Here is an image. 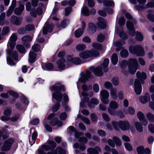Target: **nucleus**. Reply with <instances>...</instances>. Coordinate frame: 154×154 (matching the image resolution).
Wrapping results in <instances>:
<instances>
[{
  "label": "nucleus",
  "instance_id": "nucleus-17",
  "mask_svg": "<svg viewBox=\"0 0 154 154\" xmlns=\"http://www.w3.org/2000/svg\"><path fill=\"white\" fill-rule=\"evenodd\" d=\"M101 149L98 146L95 148H90L87 149V154H99L98 152H100Z\"/></svg>",
  "mask_w": 154,
  "mask_h": 154
},
{
  "label": "nucleus",
  "instance_id": "nucleus-11",
  "mask_svg": "<svg viewBox=\"0 0 154 154\" xmlns=\"http://www.w3.org/2000/svg\"><path fill=\"white\" fill-rule=\"evenodd\" d=\"M54 25L52 24H49L46 22L43 29V32L44 34H46L48 32H51L52 31Z\"/></svg>",
  "mask_w": 154,
  "mask_h": 154
},
{
  "label": "nucleus",
  "instance_id": "nucleus-60",
  "mask_svg": "<svg viewBox=\"0 0 154 154\" xmlns=\"http://www.w3.org/2000/svg\"><path fill=\"white\" fill-rule=\"evenodd\" d=\"M40 48V46L38 44H35L32 47V50L35 52L38 51Z\"/></svg>",
  "mask_w": 154,
  "mask_h": 154
},
{
  "label": "nucleus",
  "instance_id": "nucleus-51",
  "mask_svg": "<svg viewBox=\"0 0 154 154\" xmlns=\"http://www.w3.org/2000/svg\"><path fill=\"white\" fill-rule=\"evenodd\" d=\"M16 48L18 51L20 53H23L25 51V49L23 46L22 45H17L16 46Z\"/></svg>",
  "mask_w": 154,
  "mask_h": 154
},
{
  "label": "nucleus",
  "instance_id": "nucleus-36",
  "mask_svg": "<svg viewBox=\"0 0 154 154\" xmlns=\"http://www.w3.org/2000/svg\"><path fill=\"white\" fill-rule=\"evenodd\" d=\"M75 48L77 51H80L85 49L86 46L84 44H79L76 45Z\"/></svg>",
  "mask_w": 154,
  "mask_h": 154
},
{
  "label": "nucleus",
  "instance_id": "nucleus-59",
  "mask_svg": "<svg viewBox=\"0 0 154 154\" xmlns=\"http://www.w3.org/2000/svg\"><path fill=\"white\" fill-rule=\"evenodd\" d=\"M25 29L27 31H31L34 29L35 27L33 25L29 24L26 26Z\"/></svg>",
  "mask_w": 154,
  "mask_h": 154
},
{
  "label": "nucleus",
  "instance_id": "nucleus-25",
  "mask_svg": "<svg viewBox=\"0 0 154 154\" xmlns=\"http://www.w3.org/2000/svg\"><path fill=\"white\" fill-rule=\"evenodd\" d=\"M124 112L126 114L132 115L135 113L134 108L132 107H129L128 108L124 109Z\"/></svg>",
  "mask_w": 154,
  "mask_h": 154
},
{
  "label": "nucleus",
  "instance_id": "nucleus-33",
  "mask_svg": "<svg viewBox=\"0 0 154 154\" xmlns=\"http://www.w3.org/2000/svg\"><path fill=\"white\" fill-rule=\"evenodd\" d=\"M139 101L142 103H145L150 100V97L146 96H140L139 98Z\"/></svg>",
  "mask_w": 154,
  "mask_h": 154
},
{
  "label": "nucleus",
  "instance_id": "nucleus-42",
  "mask_svg": "<svg viewBox=\"0 0 154 154\" xmlns=\"http://www.w3.org/2000/svg\"><path fill=\"white\" fill-rule=\"evenodd\" d=\"M84 31L79 29L76 30L75 32V36L76 38H79L83 34Z\"/></svg>",
  "mask_w": 154,
  "mask_h": 154
},
{
  "label": "nucleus",
  "instance_id": "nucleus-63",
  "mask_svg": "<svg viewBox=\"0 0 154 154\" xmlns=\"http://www.w3.org/2000/svg\"><path fill=\"white\" fill-rule=\"evenodd\" d=\"M102 117L103 119L106 122H108L110 120L109 116L106 113H104L102 114Z\"/></svg>",
  "mask_w": 154,
  "mask_h": 154
},
{
  "label": "nucleus",
  "instance_id": "nucleus-46",
  "mask_svg": "<svg viewBox=\"0 0 154 154\" xmlns=\"http://www.w3.org/2000/svg\"><path fill=\"white\" fill-rule=\"evenodd\" d=\"M128 63V61L125 60H123L120 63V66L122 69H125L127 66Z\"/></svg>",
  "mask_w": 154,
  "mask_h": 154
},
{
  "label": "nucleus",
  "instance_id": "nucleus-58",
  "mask_svg": "<svg viewBox=\"0 0 154 154\" xmlns=\"http://www.w3.org/2000/svg\"><path fill=\"white\" fill-rule=\"evenodd\" d=\"M124 146L127 150L129 151H131L133 150V147L130 143H124Z\"/></svg>",
  "mask_w": 154,
  "mask_h": 154
},
{
  "label": "nucleus",
  "instance_id": "nucleus-14",
  "mask_svg": "<svg viewBox=\"0 0 154 154\" xmlns=\"http://www.w3.org/2000/svg\"><path fill=\"white\" fill-rule=\"evenodd\" d=\"M118 125L121 129L123 131H126L129 128V123L127 121H119L118 122Z\"/></svg>",
  "mask_w": 154,
  "mask_h": 154
},
{
  "label": "nucleus",
  "instance_id": "nucleus-22",
  "mask_svg": "<svg viewBox=\"0 0 154 154\" xmlns=\"http://www.w3.org/2000/svg\"><path fill=\"white\" fill-rule=\"evenodd\" d=\"M6 52L7 54H9L10 56H12L14 60H18V55L17 52L16 51H13L12 50L7 49Z\"/></svg>",
  "mask_w": 154,
  "mask_h": 154
},
{
  "label": "nucleus",
  "instance_id": "nucleus-50",
  "mask_svg": "<svg viewBox=\"0 0 154 154\" xmlns=\"http://www.w3.org/2000/svg\"><path fill=\"white\" fill-rule=\"evenodd\" d=\"M93 47L99 50H101L102 49V46L100 43H94L92 44Z\"/></svg>",
  "mask_w": 154,
  "mask_h": 154
},
{
  "label": "nucleus",
  "instance_id": "nucleus-30",
  "mask_svg": "<svg viewBox=\"0 0 154 154\" xmlns=\"http://www.w3.org/2000/svg\"><path fill=\"white\" fill-rule=\"evenodd\" d=\"M73 147L75 149H78L79 148V149L82 151H84L86 149V147L85 145L83 144H81L80 145L78 143H75L73 146Z\"/></svg>",
  "mask_w": 154,
  "mask_h": 154
},
{
  "label": "nucleus",
  "instance_id": "nucleus-61",
  "mask_svg": "<svg viewBox=\"0 0 154 154\" xmlns=\"http://www.w3.org/2000/svg\"><path fill=\"white\" fill-rule=\"evenodd\" d=\"M97 133L99 136L101 137L105 136L106 135V132L102 130H97Z\"/></svg>",
  "mask_w": 154,
  "mask_h": 154
},
{
  "label": "nucleus",
  "instance_id": "nucleus-32",
  "mask_svg": "<svg viewBox=\"0 0 154 154\" xmlns=\"http://www.w3.org/2000/svg\"><path fill=\"white\" fill-rule=\"evenodd\" d=\"M109 108L114 109H116L119 106L118 103L115 101H111L109 104Z\"/></svg>",
  "mask_w": 154,
  "mask_h": 154
},
{
  "label": "nucleus",
  "instance_id": "nucleus-24",
  "mask_svg": "<svg viewBox=\"0 0 154 154\" xmlns=\"http://www.w3.org/2000/svg\"><path fill=\"white\" fill-rule=\"evenodd\" d=\"M24 9V6L23 5L20 4L19 7L15 9L14 11L15 14L17 15H20Z\"/></svg>",
  "mask_w": 154,
  "mask_h": 154
},
{
  "label": "nucleus",
  "instance_id": "nucleus-21",
  "mask_svg": "<svg viewBox=\"0 0 154 154\" xmlns=\"http://www.w3.org/2000/svg\"><path fill=\"white\" fill-rule=\"evenodd\" d=\"M42 13V11L40 8H38L36 10H32L30 12V15L34 17H35L37 16V14L38 15H40Z\"/></svg>",
  "mask_w": 154,
  "mask_h": 154
},
{
  "label": "nucleus",
  "instance_id": "nucleus-29",
  "mask_svg": "<svg viewBox=\"0 0 154 154\" xmlns=\"http://www.w3.org/2000/svg\"><path fill=\"white\" fill-rule=\"evenodd\" d=\"M29 61L30 63H33L35 60L36 54L35 53L31 51L29 52Z\"/></svg>",
  "mask_w": 154,
  "mask_h": 154
},
{
  "label": "nucleus",
  "instance_id": "nucleus-47",
  "mask_svg": "<svg viewBox=\"0 0 154 154\" xmlns=\"http://www.w3.org/2000/svg\"><path fill=\"white\" fill-rule=\"evenodd\" d=\"M12 111V109L11 108H8L4 111L3 114L5 116H9L11 115Z\"/></svg>",
  "mask_w": 154,
  "mask_h": 154
},
{
  "label": "nucleus",
  "instance_id": "nucleus-54",
  "mask_svg": "<svg viewBox=\"0 0 154 154\" xmlns=\"http://www.w3.org/2000/svg\"><path fill=\"white\" fill-rule=\"evenodd\" d=\"M5 17V14L2 12L0 15V25H3L4 24V20Z\"/></svg>",
  "mask_w": 154,
  "mask_h": 154
},
{
  "label": "nucleus",
  "instance_id": "nucleus-16",
  "mask_svg": "<svg viewBox=\"0 0 154 154\" xmlns=\"http://www.w3.org/2000/svg\"><path fill=\"white\" fill-rule=\"evenodd\" d=\"M91 73L89 71H87L85 74H83L79 79V81L82 82H85L88 79L91 77Z\"/></svg>",
  "mask_w": 154,
  "mask_h": 154
},
{
  "label": "nucleus",
  "instance_id": "nucleus-62",
  "mask_svg": "<svg viewBox=\"0 0 154 154\" xmlns=\"http://www.w3.org/2000/svg\"><path fill=\"white\" fill-rule=\"evenodd\" d=\"M154 3L152 2H150L147 3V4L145 5L144 9H146L149 8H154Z\"/></svg>",
  "mask_w": 154,
  "mask_h": 154
},
{
  "label": "nucleus",
  "instance_id": "nucleus-64",
  "mask_svg": "<svg viewBox=\"0 0 154 154\" xmlns=\"http://www.w3.org/2000/svg\"><path fill=\"white\" fill-rule=\"evenodd\" d=\"M111 82L114 86H117L119 84V79L117 78H113L112 79Z\"/></svg>",
  "mask_w": 154,
  "mask_h": 154
},
{
  "label": "nucleus",
  "instance_id": "nucleus-18",
  "mask_svg": "<svg viewBox=\"0 0 154 154\" xmlns=\"http://www.w3.org/2000/svg\"><path fill=\"white\" fill-rule=\"evenodd\" d=\"M102 69L101 66H98L96 68L93 67H91V70L94 73L95 75L97 76H100L103 75Z\"/></svg>",
  "mask_w": 154,
  "mask_h": 154
},
{
  "label": "nucleus",
  "instance_id": "nucleus-20",
  "mask_svg": "<svg viewBox=\"0 0 154 154\" xmlns=\"http://www.w3.org/2000/svg\"><path fill=\"white\" fill-rule=\"evenodd\" d=\"M97 25L101 29H104L106 28V21L103 18L99 17L98 18Z\"/></svg>",
  "mask_w": 154,
  "mask_h": 154
},
{
  "label": "nucleus",
  "instance_id": "nucleus-19",
  "mask_svg": "<svg viewBox=\"0 0 154 154\" xmlns=\"http://www.w3.org/2000/svg\"><path fill=\"white\" fill-rule=\"evenodd\" d=\"M32 38L28 35L25 36L21 38L22 41L23 42V44L27 47L29 48L30 47L29 44H27V42H30L32 40Z\"/></svg>",
  "mask_w": 154,
  "mask_h": 154
},
{
  "label": "nucleus",
  "instance_id": "nucleus-13",
  "mask_svg": "<svg viewBox=\"0 0 154 154\" xmlns=\"http://www.w3.org/2000/svg\"><path fill=\"white\" fill-rule=\"evenodd\" d=\"M137 150L138 154H149L150 153V150L149 148L145 149L142 146H138L137 148Z\"/></svg>",
  "mask_w": 154,
  "mask_h": 154
},
{
  "label": "nucleus",
  "instance_id": "nucleus-2",
  "mask_svg": "<svg viewBox=\"0 0 154 154\" xmlns=\"http://www.w3.org/2000/svg\"><path fill=\"white\" fill-rule=\"evenodd\" d=\"M137 77L138 79L135 80L134 83V90L136 94L140 95L142 91V87L140 83V79H145L146 78V74L144 72L141 73L137 72L136 73Z\"/></svg>",
  "mask_w": 154,
  "mask_h": 154
},
{
  "label": "nucleus",
  "instance_id": "nucleus-39",
  "mask_svg": "<svg viewBox=\"0 0 154 154\" xmlns=\"http://www.w3.org/2000/svg\"><path fill=\"white\" fill-rule=\"evenodd\" d=\"M81 12L85 16H88L90 15V12L87 7H83L82 8Z\"/></svg>",
  "mask_w": 154,
  "mask_h": 154
},
{
  "label": "nucleus",
  "instance_id": "nucleus-23",
  "mask_svg": "<svg viewBox=\"0 0 154 154\" xmlns=\"http://www.w3.org/2000/svg\"><path fill=\"white\" fill-rule=\"evenodd\" d=\"M93 94L94 93L93 91L90 92L89 94L84 91L82 92V95L84 97L83 99V101L85 102H88L89 101V99L88 97H87L89 96L90 97H91L93 96Z\"/></svg>",
  "mask_w": 154,
  "mask_h": 154
},
{
  "label": "nucleus",
  "instance_id": "nucleus-38",
  "mask_svg": "<svg viewBox=\"0 0 154 154\" xmlns=\"http://www.w3.org/2000/svg\"><path fill=\"white\" fill-rule=\"evenodd\" d=\"M137 130L139 132H142L143 130V128L140 123L138 122H137L135 123Z\"/></svg>",
  "mask_w": 154,
  "mask_h": 154
},
{
  "label": "nucleus",
  "instance_id": "nucleus-56",
  "mask_svg": "<svg viewBox=\"0 0 154 154\" xmlns=\"http://www.w3.org/2000/svg\"><path fill=\"white\" fill-rule=\"evenodd\" d=\"M104 86L106 89H111L112 88V83L109 82H106L104 83Z\"/></svg>",
  "mask_w": 154,
  "mask_h": 154
},
{
  "label": "nucleus",
  "instance_id": "nucleus-10",
  "mask_svg": "<svg viewBox=\"0 0 154 154\" xmlns=\"http://www.w3.org/2000/svg\"><path fill=\"white\" fill-rule=\"evenodd\" d=\"M133 23L130 21H128L126 22V26L128 29V32L129 35L133 37L135 34V30Z\"/></svg>",
  "mask_w": 154,
  "mask_h": 154
},
{
  "label": "nucleus",
  "instance_id": "nucleus-34",
  "mask_svg": "<svg viewBox=\"0 0 154 154\" xmlns=\"http://www.w3.org/2000/svg\"><path fill=\"white\" fill-rule=\"evenodd\" d=\"M147 15V18L150 21L154 22V11L152 10H148Z\"/></svg>",
  "mask_w": 154,
  "mask_h": 154
},
{
  "label": "nucleus",
  "instance_id": "nucleus-15",
  "mask_svg": "<svg viewBox=\"0 0 154 154\" xmlns=\"http://www.w3.org/2000/svg\"><path fill=\"white\" fill-rule=\"evenodd\" d=\"M57 67L60 69L63 70L66 68V62L65 60L63 58H61L57 62Z\"/></svg>",
  "mask_w": 154,
  "mask_h": 154
},
{
  "label": "nucleus",
  "instance_id": "nucleus-49",
  "mask_svg": "<svg viewBox=\"0 0 154 154\" xmlns=\"http://www.w3.org/2000/svg\"><path fill=\"white\" fill-rule=\"evenodd\" d=\"M115 45L117 47L116 51L117 52L120 50V48L122 46L123 44L119 41L116 42L114 43Z\"/></svg>",
  "mask_w": 154,
  "mask_h": 154
},
{
  "label": "nucleus",
  "instance_id": "nucleus-27",
  "mask_svg": "<svg viewBox=\"0 0 154 154\" xmlns=\"http://www.w3.org/2000/svg\"><path fill=\"white\" fill-rule=\"evenodd\" d=\"M99 103V100L95 98H93L91 100L90 102L88 103V105L90 108H91L93 107L92 105H97Z\"/></svg>",
  "mask_w": 154,
  "mask_h": 154
},
{
  "label": "nucleus",
  "instance_id": "nucleus-52",
  "mask_svg": "<svg viewBox=\"0 0 154 154\" xmlns=\"http://www.w3.org/2000/svg\"><path fill=\"white\" fill-rule=\"evenodd\" d=\"M114 3L113 1H106L104 2V5L106 6L110 7L113 5L114 6Z\"/></svg>",
  "mask_w": 154,
  "mask_h": 154
},
{
  "label": "nucleus",
  "instance_id": "nucleus-28",
  "mask_svg": "<svg viewBox=\"0 0 154 154\" xmlns=\"http://www.w3.org/2000/svg\"><path fill=\"white\" fill-rule=\"evenodd\" d=\"M117 91V89L116 88H113L111 89L110 91V95L113 99H117L118 98Z\"/></svg>",
  "mask_w": 154,
  "mask_h": 154
},
{
  "label": "nucleus",
  "instance_id": "nucleus-55",
  "mask_svg": "<svg viewBox=\"0 0 154 154\" xmlns=\"http://www.w3.org/2000/svg\"><path fill=\"white\" fill-rule=\"evenodd\" d=\"M105 38V36L101 33L98 34L97 38V40L98 42H102Z\"/></svg>",
  "mask_w": 154,
  "mask_h": 154
},
{
  "label": "nucleus",
  "instance_id": "nucleus-6",
  "mask_svg": "<svg viewBox=\"0 0 154 154\" xmlns=\"http://www.w3.org/2000/svg\"><path fill=\"white\" fill-rule=\"evenodd\" d=\"M55 114L54 113H51L50 114L48 117V119L50 120L52 119V120L50 122V125L52 126H55L57 125L58 126L61 127L62 126L63 122L58 120V118L54 117Z\"/></svg>",
  "mask_w": 154,
  "mask_h": 154
},
{
  "label": "nucleus",
  "instance_id": "nucleus-35",
  "mask_svg": "<svg viewBox=\"0 0 154 154\" xmlns=\"http://www.w3.org/2000/svg\"><path fill=\"white\" fill-rule=\"evenodd\" d=\"M120 55L121 57L125 58L128 56L129 53L127 50L123 49L121 51Z\"/></svg>",
  "mask_w": 154,
  "mask_h": 154
},
{
  "label": "nucleus",
  "instance_id": "nucleus-45",
  "mask_svg": "<svg viewBox=\"0 0 154 154\" xmlns=\"http://www.w3.org/2000/svg\"><path fill=\"white\" fill-rule=\"evenodd\" d=\"M146 117L148 120L151 122H154V116L151 113H148L146 114Z\"/></svg>",
  "mask_w": 154,
  "mask_h": 154
},
{
  "label": "nucleus",
  "instance_id": "nucleus-26",
  "mask_svg": "<svg viewBox=\"0 0 154 154\" xmlns=\"http://www.w3.org/2000/svg\"><path fill=\"white\" fill-rule=\"evenodd\" d=\"M96 26L94 23H89L88 30L90 33L93 34L96 32Z\"/></svg>",
  "mask_w": 154,
  "mask_h": 154
},
{
  "label": "nucleus",
  "instance_id": "nucleus-43",
  "mask_svg": "<svg viewBox=\"0 0 154 154\" xmlns=\"http://www.w3.org/2000/svg\"><path fill=\"white\" fill-rule=\"evenodd\" d=\"M58 150L57 148L56 149L53 150L50 152H48V153H45L43 150H39V154H57Z\"/></svg>",
  "mask_w": 154,
  "mask_h": 154
},
{
  "label": "nucleus",
  "instance_id": "nucleus-57",
  "mask_svg": "<svg viewBox=\"0 0 154 154\" xmlns=\"http://www.w3.org/2000/svg\"><path fill=\"white\" fill-rule=\"evenodd\" d=\"M137 116L140 121H141V120L145 118L143 113L140 111H139L137 112Z\"/></svg>",
  "mask_w": 154,
  "mask_h": 154
},
{
  "label": "nucleus",
  "instance_id": "nucleus-4",
  "mask_svg": "<svg viewBox=\"0 0 154 154\" xmlns=\"http://www.w3.org/2000/svg\"><path fill=\"white\" fill-rule=\"evenodd\" d=\"M128 70L131 74H134L137 69L140 67L137 60L135 58H131L128 60Z\"/></svg>",
  "mask_w": 154,
  "mask_h": 154
},
{
  "label": "nucleus",
  "instance_id": "nucleus-48",
  "mask_svg": "<svg viewBox=\"0 0 154 154\" xmlns=\"http://www.w3.org/2000/svg\"><path fill=\"white\" fill-rule=\"evenodd\" d=\"M113 140L117 146H119L122 145L121 142L119 138L116 137H113Z\"/></svg>",
  "mask_w": 154,
  "mask_h": 154
},
{
  "label": "nucleus",
  "instance_id": "nucleus-53",
  "mask_svg": "<svg viewBox=\"0 0 154 154\" xmlns=\"http://www.w3.org/2000/svg\"><path fill=\"white\" fill-rule=\"evenodd\" d=\"M45 69L46 70H52L53 68V64L50 63H48L45 65Z\"/></svg>",
  "mask_w": 154,
  "mask_h": 154
},
{
  "label": "nucleus",
  "instance_id": "nucleus-31",
  "mask_svg": "<svg viewBox=\"0 0 154 154\" xmlns=\"http://www.w3.org/2000/svg\"><path fill=\"white\" fill-rule=\"evenodd\" d=\"M11 22L12 23L17 25H19L20 23V20L17 17L13 15L11 16Z\"/></svg>",
  "mask_w": 154,
  "mask_h": 154
},
{
  "label": "nucleus",
  "instance_id": "nucleus-3",
  "mask_svg": "<svg viewBox=\"0 0 154 154\" xmlns=\"http://www.w3.org/2000/svg\"><path fill=\"white\" fill-rule=\"evenodd\" d=\"M129 50L131 54H135L138 56H143L145 55V52L143 48L139 45L134 46H130Z\"/></svg>",
  "mask_w": 154,
  "mask_h": 154
},
{
  "label": "nucleus",
  "instance_id": "nucleus-8",
  "mask_svg": "<svg viewBox=\"0 0 154 154\" xmlns=\"http://www.w3.org/2000/svg\"><path fill=\"white\" fill-rule=\"evenodd\" d=\"M101 100L104 104H107L109 103V92L106 90H103L100 93Z\"/></svg>",
  "mask_w": 154,
  "mask_h": 154
},
{
  "label": "nucleus",
  "instance_id": "nucleus-40",
  "mask_svg": "<svg viewBox=\"0 0 154 154\" xmlns=\"http://www.w3.org/2000/svg\"><path fill=\"white\" fill-rule=\"evenodd\" d=\"M136 39L138 41H141L143 39L142 34L139 32H137L135 35Z\"/></svg>",
  "mask_w": 154,
  "mask_h": 154
},
{
  "label": "nucleus",
  "instance_id": "nucleus-41",
  "mask_svg": "<svg viewBox=\"0 0 154 154\" xmlns=\"http://www.w3.org/2000/svg\"><path fill=\"white\" fill-rule=\"evenodd\" d=\"M125 16L126 18L128 19L129 20H131L132 23L134 24H136L137 23L136 20L134 19H133L132 16L129 13H126L125 14ZM131 21V20H130Z\"/></svg>",
  "mask_w": 154,
  "mask_h": 154
},
{
  "label": "nucleus",
  "instance_id": "nucleus-12",
  "mask_svg": "<svg viewBox=\"0 0 154 154\" xmlns=\"http://www.w3.org/2000/svg\"><path fill=\"white\" fill-rule=\"evenodd\" d=\"M67 60L68 62H71L76 65H79L81 63V59L78 57H73L70 56H68Z\"/></svg>",
  "mask_w": 154,
  "mask_h": 154
},
{
  "label": "nucleus",
  "instance_id": "nucleus-44",
  "mask_svg": "<svg viewBox=\"0 0 154 154\" xmlns=\"http://www.w3.org/2000/svg\"><path fill=\"white\" fill-rule=\"evenodd\" d=\"M119 36L120 38L124 40H126L128 38L127 34L123 31H121L119 33Z\"/></svg>",
  "mask_w": 154,
  "mask_h": 154
},
{
  "label": "nucleus",
  "instance_id": "nucleus-9",
  "mask_svg": "<svg viewBox=\"0 0 154 154\" xmlns=\"http://www.w3.org/2000/svg\"><path fill=\"white\" fill-rule=\"evenodd\" d=\"M17 39V35L14 33H13L10 37L8 41V46H9L12 49L14 48L16 45V42Z\"/></svg>",
  "mask_w": 154,
  "mask_h": 154
},
{
  "label": "nucleus",
  "instance_id": "nucleus-1",
  "mask_svg": "<svg viewBox=\"0 0 154 154\" xmlns=\"http://www.w3.org/2000/svg\"><path fill=\"white\" fill-rule=\"evenodd\" d=\"M50 89L53 92L52 96L53 98L58 102H60L62 98V94L60 93L61 91H64L63 85H61L60 83L55 84L50 87Z\"/></svg>",
  "mask_w": 154,
  "mask_h": 154
},
{
  "label": "nucleus",
  "instance_id": "nucleus-5",
  "mask_svg": "<svg viewBox=\"0 0 154 154\" xmlns=\"http://www.w3.org/2000/svg\"><path fill=\"white\" fill-rule=\"evenodd\" d=\"M99 55V52L94 49L91 50L90 51H85L83 52H80L79 54V57L83 59H87L89 57H97Z\"/></svg>",
  "mask_w": 154,
  "mask_h": 154
},
{
  "label": "nucleus",
  "instance_id": "nucleus-37",
  "mask_svg": "<svg viewBox=\"0 0 154 154\" xmlns=\"http://www.w3.org/2000/svg\"><path fill=\"white\" fill-rule=\"evenodd\" d=\"M118 60L117 54L116 53L113 54L111 57V61L114 65H116L118 63Z\"/></svg>",
  "mask_w": 154,
  "mask_h": 154
},
{
  "label": "nucleus",
  "instance_id": "nucleus-7",
  "mask_svg": "<svg viewBox=\"0 0 154 154\" xmlns=\"http://www.w3.org/2000/svg\"><path fill=\"white\" fill-rule=\"evenodd\" d=\"M14 142V139L12 138L9 139L4 141L1 148V150L3 151L9 150L11 148L12 145Z\"/></svg>",
  "mask_w": 154,
  "mask_h": 154
}]
</instances>
